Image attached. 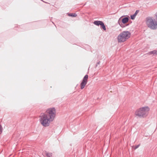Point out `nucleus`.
<instances>
[{"mask_svg": "<svg viewBox=\"0 0 157 157\" xmlns=\"http://www.w3.org/2000/svg\"><path fill=\"white\" fill-rule=\"evenodd\" d=\"M88 75H86L84 77L83 80L80 84V88L82 90L85 87L88 81Z\"/></svg>", "mask_w": 157, "mask_h": 157, "instance_id": "nucleus-5", "label": "nucleus"}, {"mask_svg": "<svg viewBox=\"0 0 157 157\" xmlns=\"http://www.w3.org/2000/svg\"><path fill=\"white\" fill-rule=\"evenodd\" d=\"M2 131V129L1 128V125H0V134L1 133Z\"/></svg>", "mask_w": 157, "mask_h": 157, "instance_id": "nucleus-15", "label": "nucleus"}, {"mask_svg": "<svg viewBox=\"0 0 157 157\" xmlns=\"http://www.w3.org/2000/svg\"><path fill=\"white\" fill-rule=\"evenodd\" d=\"M157 21L152 17H147L146 19V24L147 26L151 29L155 30L157 29V15L156 16Z\"/></svg>", "mask_w": 157, "mask_h": 157, "instance_id": "nucleus-2", "label": "nucleus"}, {"mask_svg": "<svg viewBox=\"0 0 157 157\" xmlns=\"http://www.w3.org/2000/svg\"><path fill=\"white\" fill-rule=\"evenodd\" d=\"M148 54L149 55H151V54H155V55H157V51L156 50H154L152 51L151 52H150L148 53Z\"/></svg>", "mask_w": 157, "mask_h": 157, "instance_id": "nucleus-9", "label": "nucleus"}, {"mask_svg": "<svg viewBox=\"0 0 157 157\" xmlns=\"http://www.w3.org/2000/svg\"><path fill=\"white\" fill-rule=\"evenodd\" d=\"M100 61H98L96 65V67H97L98 65L100 64Z\"/></svg>", "mask_w": 157, "mask_h": 157, "instance_id": "nucleus-16", "label": "nucleus"}, {"mask_svg": "<svg viewBox=\"0 0 157 157\" xmlns=\"http://www.w3.org/2000/svg\"><path fill=\"white\" fill-rule=\"evenodd\" d=\"M149 110V108L147 106L142 107L137 109L135 113V114L141 117H145L148 115Z\"/></svg>", "mask_w": 157, "mask_h": 157, "instance_id": "nucleus-4", "label": "nucleus"}, {"mask_svg": "<svg viewBox=\"0 0 157 157\" xmlns=\"http://www.w3.org/2000/svg\"><path fill=\"white\" fill-rule=\"evenodd\" d=\"M140 145V144H138V145L135 146L134 147L135 149H136Z\"/></svg>", "mask_w": 157, "mask_h": 157, "instance_id": "nucleus-14", "label": "nucleus"}, {"mask_svg": "<svg viewBox=\"0 0 157 157\" xmlns=\"http://www.w3.org/2000/svg\"><path fill=\"white\" fill-rule=\"evenodd\" d=\"M56 115V111L54 108L48 109L45 113L40 114V122L44 127H48L50 123L54 120Z\"/></svg>", "mask_w": 157, "mask_h": 157, "instance_id": "nucleus-1", "label": "nucleus"}, {"mask_svg": "<svg viewBox=\"0 0 157 157\" xmlns=\"http://www.w3.org/2000/svg\"><path fill=\"white\" fill-rule=\"evenodd\" d=\"M45 154L48 157H51L52 155V153L46 152Z\"/></svg>", "mask_w": 157, "mask_h": 157, "instance_id": "nucleus-11", "label": "nucleus"}, {"mask_svg": "<svg viewBox=\"0 0 157 157\" xmlns=\"http://www.w3.org/2000/svg\"><path fill=\"white\" fill-rule=\"evenodd\" d=\"M122 23H119V25L122 28L126 26L124 25Z\"/></svg>", "mask_w": 157, "mask_h": 157, "instance_id": "nucleus-13", "label": "nucleus"}, {"mask_svg": "<svg viewBox=\"0 0 157 157\" xmlns=\"http://www.w3.org/2000/svg\"><path fill=\"white\" fill-rule=\"evenodd\" d=\"M69 16L73 17H76L77 15L76 13H69Z\"/></svg>", "mask_w": 157, "mask_h": 157, "instance_id": "nucleus-12", "label": "nucleus"}, {"mask_svg": "<svg viewBox=\"0 0 157 157\" xmlns=\"http://www.w3.org/2000/svg\"><path fill=\"white\" fill-rule=\"evenodd\" d=\"M100 25L101 27L102 28L103 30H106L105 26V25L104 23L103 22Z\"/></svg>", "mask_w": 157, "mask_h": 157, "instance_id": "nucleus-10", "label": "nucleus"}, {"mask_svg": "<svg viewBox=\"0 0 157 157\" xmlns=\"http://www.w3.org/2000/svg\"><path fill=\"white\" fill-rule=\"evenodd\" d=\"M139 12V10H136L133 15L131 16V19L132 20L134 19L135 17L136 16V15Z\"/></svg>", "mask_w": 157, "mask_h": 157, "instance_id": "nucleus-7", "label": "nucleus"}, {"mask_svg": "<svg viewBox=\"0 0 157 157\" xmlns=\"http://www.w3.org/2000/svg\"><path fill=\"white\" fill-rule=\"evenodd\" d=\"M131 34L128 31H123L117 37V41L119 43H123L129 39Z\"/></svg>", "mask_w": 157, "mask_h": 157, "instance_id": "nucleus-3", "label": "nucleus"}, {"mask_svg": "<svg viewBox=\"0 0 157 157\" xmlns=\"http://www.w3.org/2000/svg\"><path fill=\"white\" fill-rule=\"evenodd\" d=\"M128 20L129 18L128 17H125L122 19V22L123 24H125L127 23Z\"/></svg>", "mask_w": 157, "mask_h": 157, "instance_id": "nucleus-6", "label": "nucleus"}, {"mask_svg": "<svg viewBox=\"0 0 157 157\" xmlns=\"http://www.w3.org/2000/svg\"><path fill=\"white\" fill-rule=\"evenodd\" d=\"M102 22V21H96L94 22V24L95 25L98 26L99 25H101V24Z\"/></svg>", "mask_w": 157, "mask_h": 157, "instance_id": "nucleus-8", "label": "nucleus"}]
</instances>
